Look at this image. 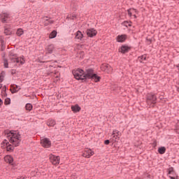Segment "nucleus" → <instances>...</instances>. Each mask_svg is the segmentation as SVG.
<instances>
[{
  "label": "nucleus",
  "instance_id": "f257e3e1",
  "mask_svg": "<svg viewBox=\"0 0 179 179\" xmlns=\"http://www.w3.org/2000/svg\"><path fill=\"white\" fill-rule=\"evenodd\" d=\"M5 135L8 140L4 139L1 145L6 147L7 152H13L15 148H17L22 142V136L20 133L15 130H6Z\"/></svg>",
  "mask_w": 179,
  "mask_h": 179
},
{
  "label": "nucleus",
  "instance_id": "f03ea898",
  "mask_svg": "<svg viewBox=\"0 0 179 179\" xmlns=\"http://www.w3.org/2000/svg\"><path fill=\"white\" fill-rule=\"evenodd\" d=\"M73 75L77 80H83L84 82L90 80L97 83L100 82V79H101V77L94 73V69H87L85 71L82 69H78L73 71Z\"/></svg>",
  "mask_w": 179,
  "mask_h": 179
},
{
  "label": "nucleus",
  "instance_id": "7ed1b4c3",
  "mask_svg": "<svg viewBox=\"0 0 179 179\" xmlns=\"http://www.w3.org/2000/svg\"><path fill=\"white\" fill-rule=\"evenodd\" d=\"M49 159L52 164H53L54 166L59 164V161L61 160V157L59 156L54 155L52 154H50L49 155Z\"/></svg>",
  "mask_w": 179,
  "mask_h": 179
},
{
  "label": "nucleus",
  "instance_id": "20e7f679",
  "mask_svg": "<svg viewBox=\"0 0 179 179\" xmlns=\"http://www.w3.org/2000/svg\"><path fill=\"white\" fill-rule=\"evenodd\" d=\"M41 144L43 148H45L48 149V148H51V141L48 138H44L41 140Z\"/></svg>",
  "mask_w": 179,
  "mask_h": 179
},
{
  "label": "nucleus",
  "instance_id": "39448f33",
  "mask_svg": "<svg viewBox=\"0 0 179 179\" xmlns=\"http://www.w3.org/2000/svg\"><path fill=\"white\" fill-rule=\"evenodd\" d=\"M11 62H16V64H20V65H24V56L20 57L11 58Z\"/></svg>",
  "mask_w": 179,
  "mask_h": 179
},
{
  "label": "nucleus",
  "instance_id": "423d86ee",
  "mask_svg": "<svg viewBox=\"0 0 179 179\" xmlns=\"http://www.w3.org/2000/svg\"><path fill=\"white\" fill-rule=\"evenodd\" d=\"M87 36L93 38L97 36V31L94 28H90L86 30Z\"/></svg>",
  "mask_w": 179,
  "mask_h": 179
},
{
  "label": "nucleus",
  "instance_id": "0eeeda50",
  "mask_svg": "<svg viewBox=\"0 0 179 179\" xmlns=\"http://www.w3.org/2000/svg\"><path fill=\"white\" fill-rule=\"evenodd\" d=\"M93 155H94V152L93 150L91 149H86L83 153V157L89 159L91 156H93Z\"/></svg>",
  "mask_w": 179,
  "mask_h": 179
},
{
  "label": "nucleus",
  "instance_id": "6e6552de",
  "mask_svg": "<svg viewBox=\"0 0 179 179\" xmlns=\"http://www.w3.org/2000/svg\"><path fill=\"white\" fill-rule=\"evenodd\" d=\"M8 19H10V15L6 13L0 14V20H1L2 23H7Z\"/></svg>",
  "mask_w": 179,
  "mask_h": 179
},
{
  "label": "nucleus",
  "instance_id": "1a4fd4ad",
  "mask_svg": "<svg viewBox=\"0 0 179 179\" xmlns=\"http://www.w3.org/2000/svg\"><path fill=\"white\" fill-rule=\"evenodd\" d=\"M156 96L153 94H150L148 96L147 103L148 104H155L156 103Z\"/></svg>",
  "mask_w": 179,
  "mask_h": 179
},
{
  "label": "nucleus",
  "instance_id": "9d476101",
  "mask_svg": "<svg viewBox=\"0 0 179 179\" xmlns=\"http://www.w3.org/2000/svg\"><path fill=\"white\" fill-rule=\"evenodd\" d=\"M4 161L6 163H8V164L13 165V157L12 155H6L4 157Z\"/></svg>",
  "mask_w": 179,
  "mask_h": 179
},
{
  "label": "nucleus",
  "instance_id": "9b49d317",
  "mask_svg": "<svg viewBox=\"0 0 179 179\" xmlns=\"http://www.w3.org/2000/svg\"><path fill=\"white\" fill-rule=\"evenodd\" d=\"M55 47L54 46L53 44H50L48 45L45 48V53L46 54H52Z\"/></svg>",
  "mask_w": 179,
  "mask_h": 179
},
{
  "label": "nucleus",
  "instance_id": "f8f14e48",
  "mask_svg": "<svg viewBox=\"0 0 179 179\" xmlns=\"http://www.w3.org/2000/svg\"><path fill=\"white\" fill-rule=\"evenodd\" d=\"M129 50H131V48L126 45H123L120 47V52H122V54H126Z\"/></svg>",
  "mask_w": 179,
  "mask_h": 179
},
{
  "label": "nucleus",
  "instance_id": "ddd939ff",
  "mask_svg": "<svg viewBox=\"0 0 179 179\" xmlns=\"http://www.w3.org/2000/svg\"><path fill=\"white\" fill-rule=\"evenodd\" d=\"M116 40L117 43H124L127 40V35H119L117 36Z\"/></svg>",
  "mask_w": 179,
  "mask_h": 179
},
{
  "label": "nucleus",
  "instance_id": "4468645a",
  "mask_svg": "<svg viewBox=\"0 0 179 179\" xmlns=\"http://www.w3.org/2000/svg\"><path fill=\"white\" fill-rule=\"evenodd\" d=\"M71 110H72L73 113H79V111H80V110H82V108H80V106H79V105L76 104V105L71 106Z\"/></svg>",
  "mask_w": 179,
  "mask_h": 179
},
{
  "label": "nucleus",
  "instance_id": "2eb2a0df",
  "mask_svg": "<svg viewBox=\"0 0 179 179\" xmlns=\"http://www.w3.org/2000/svg\"><path fill=\"white\" fill-rule=\"evenodd\" d=\"M56 124L57 122H55V120L49 119L47 120L48 127H55Z\"/></svg>",
  "mask_w": 179,
  "mask_h": 179
},
{
  "label": "nucleus",
  "instance_id": "dca6fc26",
  "mask_svg": "<svg viewBox=\"0 0 179 179\" xmlns=\"http://www.w3.org/2000/svg\"><path fill=\"white\" fill-rule=\"evenodd\" d=\"M75 38H76L77 40H82L83 38V34H82V31H78L76 33Z\"/></svg>",
  "mask_w": 179,
  "mask_h": 179
},
{
  "label": "nucleus",
  "instance_id": "f3484780",
  "mask_svg": "<svg viewBox=\"0 0 179 179\" xmlns=\"http://www.w3.org/2000/svg\"><path fill=\"white\" fill-rule=\"evenodd\" d=\"M112 135L115 139H120V131L117 130H114Z\"/></svg>",
  "mask_w": 179,
  "mask_h": 179
},
{
  "label": "nucleus",
  "instance_id": "a211bd4d",
  "mask_svg": "<svg viewBox=\"0 0 179 179\" xmlns=\"http://www.w3.org/2000/svg\"><path fill=\"white\" fill-rule=\"evenodd\" d=\"M16 34L18 37H20V36H23V34H24V31H23V29L20 28L17 30Z\"/></svg>",
  "mask_w": 179,
  "mask_h": 179
},
{
  "label": "nucleus",
  "instance_id": "6ab92c4d",
  "mask_svg": "<svg viewBox=\"0 0 179 179\" xmlns=\"http://www.w3.org/2000/svg\"><path fill=\"white\" fill-rule=\"evenodd\" d=\"M57 31L55 30L52 31L49 35V38H55V37H57Z\"/></svg>",
  "mask_w": 179,
  "mask_h": 179
},
{
  "label": "nucleus",
  "instance_id": "aec40b11",
  "mask_svg": "<svg viewBox=\"0 0 179 179\" xmlns=\"http://www.w3.org/2000/svg\"><path fill=\"white\" fill-rule=\"evenodd\" d=\"M25 109L27 111H31V110H33V105H31V103H27L25 106Z\"/></svg>",
  "mask_w": 179,
  "mask_h": 179
},
{
  "label": "nucleus",
  "instance_id": "412c9836",
  "mask_svg": "<svg viewBox=\"0 0 179 179\" xmlns=\"http://www.w3.org/2000/svg\"><path fill=\"white\" fill-rule=\"evenodd\" d=\"M158 152L159 153H160V155H164V153H166V148L164 147L159 148L158 149Z\"/></svg>",
  "mask_w": 179,
  "mask_h": 179
},
{
  "label": "nucleus",
  "instance_id": "4be33fe9",
  "mask_svg": "<svg viewBox=\"0 0 179 179\" xmlns=\"http://www.w3.org/2000/svg\"><path fill=\"white\" fill-rule=\"evenodd\" d=\"M4 34L6 36H10L12 34V31L9 29H6L4 30Z\"/></svg>",
  "mask_w": 179,
  "mask_h": 179
},
{
  "label": "nucleus",
  "instance_id": "5701e85b",
  "mask_svg": "<svg viewBox=\"0 0 179 179\" xmlns=\"http://www.w3.org/2000/svg\"><path fill=\"white\" fill-rule=\"evenodd\" d=\"M17 54H15L13 52H10V61L12 62V58H17Z\"/></svg>",
  "mask_w": 179,
  "mask_h": 179
},
{
  "label": "nucleus",
  "instance_id": "b1692460",
  "mask_svg": "<svg viewBox=\"0 0 179 179\" xmlns=\"http://www.w3.org/2000/svg\"><path fill=\"white\" fill-rule=\"evenodd\" d=\"M3 66L4 68H9V63L8 62V59H3Z\"/></svg>",
  "mask_w": 179,
  "mask_h": 179
},
{
  "label": "nucleus",
  "instance_id": "393cba45",
  "mask_svg": "<svg viewBox=\"0 0 179 179\" xmlns=\"http://www.w3.org/2000/svg\"><path fill=\"white\" fill-rule=\"evenodd\" d=\"M45 22H45V26H48V24H52V23H54V20H50L48 19H46Z\"/></svg>",
  "mask_w": 179,
  "mask_h": 179
},
{
  "label": "nucleus",
  "instance_id": "a878e982",
  "mask_svg": "<svg viewBox=\"0 0 179 179\" xmlns=\"http://www.w3.org/2000/svg\"><path fill=\"white\" fill-rule=\"evenodd\" d=\"M138 61H140V62H143V61H146V56L143 55V56L138 57Z\"/></svg>",
  "mask_w": 179,
  "mask_h": 179
},
{
  "label": "nucleus",
  "instance_id": "bb28decb",
  "mask_svg": "<svg viewBox=\"0 0 179 179\" xmlns=\"http://www.w3.org/2000/svg\"><path fill=\"white\" fill-rule=\"evenodd\" d=\"M5 73L2 72L1 73V75H0V83H2V82H3V78H5Z\"/></svg>",
  "mask_w": 179,
  "mask_h": 179
},
{
  "label": "nucleus",
  "instance_id": "cd10ccee",
  "mask_svg": "<svg viewBox=\"0 0 179 179\" xmlns=\"http://www.w3.org/2000/svg\"><path fill=\"white\" fill-rule=\"evenodd\" d=\"M10 103V98H6L4 101V104L8 106V104Z\"/></svg>",
  "mask_w": 179,
  "mask_h": 179
},
{
  "label": "nucleus",
  "instance_id": "c85d7f7f",
  "mask_svg": "<svg viewBox=\"0 0 179 179\" xmlns=\"http://www.w3.org/2000/svg\"><path fill=\"white\" fill-rule=\"evenodd\" d=\"M123 25H124L125 27H131V22H129L128 21H124L123 22Z\"/></svg>",
  "mask_w": 179,
  "mask_h": 179
},
{
  "label": "nucleus",
  "instance_id": "c756f323",
  "mask_svg": "<svg viewBox=\"0 0 179 179\" xmlns=\"http://www.w3.org/2000/svg\"><path fill=\"white\" fill-rule=\"evenodd\" d=\"M69 19H71L72 20H73L74 19H76V15L73 14L72 15H70Z\"/></svg>",
  "mask_w": 179,
  "mask_h": 179
},
{
  "label": "nucleus",
  "instance_id": "7c9ffc66",
  "mask_svg": "<svg viewBox=\"0 0 179 179\" xmlns=\"http://www.w3.org/2000/svg\"><path fill=\"white\" fill-rule=\"evenodd\" d=\"M16 89H18V90H20V87H19L16 85H13V90H16Z\"/></svg>",
  "mask_w": 179,
  "mask_h": 179
},
{
  "label": "nucleus",
  "instance_id": "2f4dec72",
  "mask_svg": "<svg viewBox=\"0 0 179 179\" xmlns=\"http://www.w3.org/2000/svg\"><path fill=\"white\" fill-rule=\"evenodd\" d=\"M173 171H174V169L173 168H169V174H171Z\"/></svg>",
  "mask_w": 179,
  "mask_h": 179
},
{
  "label": "nucleus",
  "instance_id": "473e14b6",
  "mask_svg": "<svg viewBox=\"0 0 179 179\" xmlns=\"http://www.w3.org/2000/svg\"><path fill=\"white\" fill-rule=\"evenodd\" d=\"M104 144H105V145H110V140H106V141H104Z\"/></svg>",
  "mask_w": 179,
  "mask_h": 179
},
{
  "label": "nucleus",
  "instance_id": "72a5a7b5",
  "mask_svg": "<svg viewBox=\"0 0 179 179\" xmlns=\"http://www.w3.org/2000/svg\"><path fill=\"white\" fill-rule=\"evenodd\" d=\"M17 92V90H11L12 94H15V93H16Z\"/></svg>",
  "mask_w": 179,
  "mask_h": 179
},
{
  "label": "nucleus",
  "instance_id": "f704fd0d",
  "mask_svg": "<svg viewBox=\"0 0 179 179\" xmlns=\"http://www.w3.org/2000/svg\"><path fill=\"white\" fill-rule=\"evenodd\" d=\"M2 104H3V101L1 99H0V106H2Z\"/></svg>",
  "mask_w": 179,
  "mask_h": 179
},
{
  "label": "nucleus",
  "instance_id": "c9c22d12",
  "mask_svg": "<svg viewBox=\"0 0 179 179\" xmlns=\"http://www.w3.org/2000/svg\"><path fill=\"white\" fill-rule=\"evenodd\" d=\"M128 14L129 16H131L132 13H131V10H128Z\"/></svg>",
  "mask_w": 179,
  "mask_h": 179
},
{
  "label": "nucleus",
  "instance_id": "e433bc0d",
  "mask_svg": "<svg viewBox=\"0 0 179 179\" xmlns=\"http://www.w3.org/2000/svg\"><path fill=\"white\" fill-rule=\"evenodd\" d=\"M169 178H171V179H177V177L169 176Z\"/></svg>",
  "mask_w": 179,
  "mask_h": 179
},
{
  "label": "nucleus",
  "instance_id": "4c0bfd02",
  "mask_svg": "<svg viewBox=\"0 0 179 179\" xmlns=\"http://www.w3.org/2000/svg\"><path fill=\"white\" fill-rule=\"evenodd\" d=\"M1 93H2V94H3L4 93H6V90L1 91Z\"/></svg>",
  "mask_w": 179,
  "mask_h": 179
},
{
  "label": "nucleus",
  "instance_id": "58836bf2",
  "mask_svg": "<svg viewBox=\"0 0 179 179\" xmlns=\"http://www.w3.org/2000/svg\"><path fill=\"white\" fill-rule=\"evenodd\" d=\"M3 89H5V90H6V85H4Z\"/></svg>",
  "mask_w": 179,
  "mask_h": 179
},
{
  "label": "nucleus",
  "instance_id": "ea45409f",
  "mask_svg": "<svg viewBox=\"0 0 179 179\" xmlns=\"http://www.w3.org/2000/svg\"><path fill=\"white\" fill-rule=\"evenodd\" d=\"M0 89H2V84L0 83Z\"/></svg>",
  "mask_w": 179,
  "mask_h": 179
},
{
  "label": "nucleus",
  "instance_id": "a19ab883",
  "mask_svg": "<svg viewBox=\"0 0 179 179\" xmlns=\"http://www.w3.org/2000/svg\"><path fill=\"white\" fill-rule=\"evenodd\" d=\"M106 68H108V65L106 66Z\"/></svg>",
  "mask_w": 179,
  "mask_h": 179
},
{
  "label": "nucleus",
  "instance_id": "79ce46f5",
  "mask_svg": "<svg viewBox=\"0 0 179 179\" xmlns=\"http://www.w3.org/2000/svg\"><path fill=\"white\" fill-rule=\"evenodd\" d=\"M12 73H14V71H13Z\"/></svg>",
  "mask_w": 179,
  "mask_h": 179
},
{
  "label": "nucleus",
  "instance_id": "37998d69",
  "mask_svg": "<svg viewBox=\"0 0 179 179\" xmlns=\"http://www.w3.org/2000/svg\"><path fill=\"white\" fill-rule=\"evenodd\" d=\"M12 73H14V71H13Z\"/></svg>",
  "mask_w": 179,
  "mask_h": 179
},
{
  "label": "nucleus",
  "instance_id": "c03bdc74",
  "mask_svg": "<svg viewBox=\"0 0 179 179\" xmlns=\"http://www.w3.org/2000/svg\"><path fill=\"white\" fill-rule=\"evenodd\" d=\"M177 132H178V133H179V131H177Z\"/></svg>",
  "mask_w": 179,
  "mask_h": 179
}]
</instances>
